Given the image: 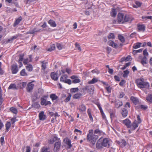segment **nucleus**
Returning a JSON list of instances; mask_svg holds the SVG:
<instances>
[{
    "mask_svg": "<svg viewBox=\"0 0 152 152\" xmlns=\"http://www.w3.org/2000/svg\"><path fill=\"white\" fill-rule=\"evenodd\" d=\"M68 76L67 75H62L60 78V81L69 85L71 84L72 81L70 79H67Z\"/></svg>",
    "mask_w": 152,
    "mask_h": 152,
    "instance_id": "nucleus-6",
    "label": "nucleus"
},
{
    "mask_svg": "<svg viewBox=\"0 0 152 152\" xmlns=\"http://www.w3.org/2000/svg\"><path fill=\"white\" fill-rule=\"evenodd\" d=\"M123 105L122 102L120 101H116L115 103V106L116 107L118 108Z\"/></svg>",
    "mask_w": 152,
    "mask_h": 152,
    "instance_id": "nucleus-24",
    "label": "nucleus"
},
{
    "mask_svg": "<svg viewBox=\"0 0 152 152\" xmlns=\"http://www.w3.org/2000/svg\"><path fill=\"white\" fill-rule=\"evenodd\" d=\"M141 63L143 64H146L147 63V58L146 57L144 56L141 59Z\"/></svg>",
    "mask_w": 152,
    "mask_h": 152,
    "instance_id": "nucleus-35",
    "label": "nucleus"
},
{
    "mask_svg": "<svg viewBox=\"0 0 152 152\" xmlns=\"http://www.w3.org/2000/svg\"><path fill=\"white\" fill-rule=\"evenodd\" d=\"M143 54L144 56L146 57L147 56H148V53L147 51V50L146 49L144 50L143 51Z\"/></svg>",
    "mask_w": 152,
    "mask_h": 152,
    "instance_id": "nucleus-55",
    "label": "nucleus"
},
{
    "mask_svg": "<svg viewBox=\"0 0 152 152\" xmlns=\"http://www.w3.org/2000/svg\"><path fill=\"white\" fill-rule=\"evenodd\" d=\"M118 37L119 40L122 42H124L125 41L124 37L121 34H119Z\"/></svg>",
    "mask_w": 152,
    "mask_h": 152,
    "instance_id": "nucleus-36",
    "label": "nucleus"
},
{
    "mask_svg": "<svg viewBox=\"0 0 152 152\" xmlns=\"http://www.w3.org/2000/svg\"><path fill=\"white\" fill-rule=\"evenodd\" d=\"M71 96V94H69L68 96L64 100V102H69L70 100Z\"/></svg>",
    "mask_w": 152,
    "mask_h": 152,
    "instance_id": "nucleus-50",
    "label": "nucleus"
},
{
    "mask_svg": "<svg viewBox=\"0 0 152 152\" xmlns=\"http://www.w3.org/2000/svg\"><path fill=\"white\" fill-rule=\"evenodd\" d=\"M94 89V87L93 86H90V87L89 88L88 90V91H90V93L91 94V92H92Z\"/></svg>",
    "mask_w": 152,
    "mask_h": 152,
    "instance_id": "nucleus-54",
    "label": "nucleus"
},
{
    "mask_svg": "<svg viewBox=\"0 0 152 152\" xmlns=\"http://www.w3.org/2000/svg\"><path fill=\"white\" fill-rule=\"evenodd\" d=\"M22 18L20 16L18 18H17L16 19L14 23V26H15L17 25H18L20 22V21L22 20Z\"/></svg>",
    "mask_w": 152,
    "mask_h": 152,
    "instance_id": "nucleus-23",
    "label": "nucleus"
},
{
    "mask_svg": "<svg viewBox=\"0 0 152 152\" xmlns=\"http://www.w3.org/2000/svg\"><path fill=\"white\" fill-rule=\"evenodd\" d=\"M89 133L87 135V139L90 142V143L93 145L95 144L96 140L98 138V135L94 134L93 130L91 129L89 130Z\"/></svg>",
    "mask_w": 152,
    "mask_h": 152,
    "instance_id": "nucleus-3",
    "label": "nucleus"
},
{
    "mask_svg": "<svg viewBox=\"0 0 152 152\" xmlns=\"http://www.w3.org/2000/svg\"><path fill=\"white\" fill-rule=\"evenodd\" d=\"M75 45L77 49L80 51L81 50V49L80 47L79 44L77 43H76L75 44Z\"/></svg>",
    "mask_w": 152,
    "mask_h": 152,
    "instance_id": "nucleus-63",
    "label": "nucleus"
},
{
    "mask_svg": "<svg viewBox=\"0 0 152 152\" xmlns=\"http://www.w3.org/2000/svg\"><path fill=\"white\" fill-rule=\"evenodd\" d=\"M132 17L128 15H124L123 13H119L117 15V21L119 24L124 23L132 20Z\"/></svg>",
    "mask_w": 152,
    "mask_h": 152,
    "instance_id": "nucleus-2",
    "label": "nucleus"
},
{
    "mask_svg": "<svg viewBox=\"0 0 152 152\" xmlns=\"http://www.w3.org/2000/svg\"><path fill=\"white\" fill-rule=\"evenodd\" d=\"M18 89V86L14 84H11L8 87V89Z\"/></svg>",
    "mask_w": 152,
    "mask_h": 152,
    "instance_id": "nucleus-29",
    "label": "nucleus"
},
{
    "mask_svg": "<svg viewBox=\"0 0 152 152\" xmlns=\"http://www.w3.org/2000/svg\"><path fill=\"white\" fill-rule=\"evenodd\" d=\"M33 107L35 108H38L40 107L39 104L37 102L34 103L32 105Z\"/></svg>",
    "mask_w": 152,
    "mask_h": 152,
    "instance_id": "nucleus-48",
    "label": "nucleus"
},
{
    "mask_svg": "<svg viewBox=\"0 0 152 152\" xmlns=\"http://www.w3.org/2000/svg\"><path fill=\"white\" fill-rule=\"evenodd\" d=\"M142 19L146 20L147 19H152V16H142Z\"/></svg>",
    "mask_w": 152,
    "mask_h": 152,
    "instance_id": "nucleus-53",
    "label": "nucleus"
},
{
    "mask_svg": "<svg viewBox=\"0 0 152 152\" xmlns=\"http://www.w3.org/2000/svg\"><path fill=\"white\" fill-rule=\"evenodd\" d=\"M137 121L135 120L132 124H131L129 128H130V129L132 130H135L138 127L139 124L141 122V120L139 115H137Z\"/></svg>",
    "mask_w": 152,
    "mask_h": 152,
    "instance_id": "nucleus-5",
    "label": "nucleus"
},
{
    "mask_svg": "<svg viewBox=\"0 0 152 152\" xmlns=\"http://www.w3.org/2000/svg\"><path fill=\"white\" fill-rule=\"evenodd\" d=\"M125 83V81L124 80H122L119 83V85L121 86H123Z\"/></svg>",
    "mask_w": 152,
    "mask_h": 152,
    "instance_id": "nucleus-62",
    "label": "nucleus"
},
{
    "mask_svg": "<svg viewBox=\"0 0 152 152\" xmlns=\"http://www.w3.org/2000/svg\"><path fill=\"white\" fill-rule=\"evenodd\" d=\"M131 57L130 56H128L126 58H122L121 60L122 61H131Z\"/></svg>",
    "mask_w": 152,
    "mask_h": 152,
    "instance_id": "nucleus-22",
    "label": "nucleus"
},
{
    "mask_svg": "<svg viewBox=\"0 0 152 152\" xmlns=\"http://www.w3.org/2000/svg\"><path fill=\"white\" fill-rule=\"evenodd\" d=\"M55 49V46L54 45H52L50 48H48V51H51L54 50Z\"/></svg>",
    "mask_w": 152,
    "mask_h": 152,
    "instance_id": "nucleus-51",
    "label": "nucleus"
},
{
    "mask_svg": "<svg viewBox=\"0 0 152 152\" xmlns=\"http://www.w3.org/2000/svg\"><path fill=\"white\" fill-rule=\"evenodd\" d=\"M74 132L76 133L77 134L81 135L82 133V131L78 129H75L74 131Z\"/></svg>",
    "mask_w": 152,
    "mask_h": 152,
    "instance_id": "nucleus-49",
    "label": "nucleus"
},
{
    "mask_svg": "<svg viewBox=\"0 0 152 152\" xmlns=\"http://www.w3.org/2000/svg\"><path fill=\"white\" fill-rule=\"evenodd\" d=\"M108 43L109 45L113 48H116L117 47V45L113 41H110Z\"/></svg>",
    "mask_w": 152,
    "mask_h": 152,
    "instance_id": "nucleus-30",
    "label": "nucleus"
},
{
    "mask_svg": "<svg viewBox=\"0 0 152 152\" xmlns=\"http://www.w3.org/2000/svg\"><path fill=\"white\" fill-rule=\"evenodd\" d=\"M124 74L123 75V77H126L128 76V75L129 73V71L127 70H126L125 71H124Z\"/></svg>",
    "mask_w": 152,
    "mask_h": 152,
    "instance_id": "nucleus-44",
    "label": "nucleus"
},
{
    "mask_svg": "<svg viewBox=\"0 0 152 152\" xmlns=\"http://www.w3.org/2000/svg\"><path fill=\"white\" fill-rule=\"evenodd\" d=\"M39 119L40 120L43 121L46 119V116L44 114V112L43 111L40 112L39 114Z\"/></svg>",
    "mask_w": 152,
    "mask_h": 152,
    "instance_id": "nucleus-13",
    "label": "nucleus"
},
{
    "mask_svg": "<svg viewBox=\"0 0 152 152\" xmlns=\"http://www.w3.org/2000/svg\"><path fill=\"white\" fill-rule=\"evenodd\" d=\"M117 14L116 10L115 9H113L110 12V15L112 17H115Z\"/></svg>",
    "mask_w": 152,
    "mask_h": 152,
    "instance_id": "nucleus-34",
    "label": "nucleus"
},
{
    "mask_svg": "<svg viewBox=\"0 0 152 152\" xmlns=\"http://www.w3.org/2000/svg\"><path fill=\"white\" fill-rule=\"evenodd\" d=\"M63 142L64 143L68 145L69 148H70L72 146L71 141L68 138L66 137L64 139Z\"/></svg>",
    "mask_w": 152,
    "mask_h": 152,
    "instance_id": "nucleus-11",
    "label": "nucleus"
},
{
    "mask_svg": "<svg viewBox=\"0 0 152 152\" xmlns=\"http://www.w3.org/2000/svg\"><path fill=\"white\" fill-rule=\"evenodd\" d=\"M26 85V83L25 82L20 83L19 84V85L18 87H19L20 88H24Z\"/></svg>",
    "mask_w": 152,
    "mask_h": 152,
    "instance_id": "nucleus-37",
    "label": "nucleus"
},
{
    "mask_svg": "<svg viewBox=\"0 0 152 152\" xmlns=\"http://www.w3.org/2000/svg\"><path fill=\"white\" fill-rule=\"evenodd\" d=\"M12 73L13 74H15L18 71V66L16 64H13L11 66Z\"/></svg>",
    "mask_w": 152,
    "mask_h": 152,
    "instance_id": "nucleus-10",
    "label": "nucleus"
},
{
    "mask_svg": "<svg viewBox=\"0 0 152 152\" xmlns=\"http://www.w3.org/2000/svg\"><path fill=\"white\" fill-rule=\"evenodd\" d=\"M28 62V58H26L24 60L23 63L24 64L26 65Z\"/></svg>",
    "mask_w": 152,
    "mask_h": 152,
    "instance_id": "nucleus-64",
    "label": "nucleus"
},
{
    "mask_svg": "<svg viewBox=\"0 0 152 152\" xmlns=\"http://www.w3.org/2000/svg\"><path fill=\"white\" fill-rule=\"evenodd\" d=\"M46 100L44 99H41V104L42 105H45L46 103Z\"/></svg>",
    "mask_w": 152,
    "mask_h": 152,
    "instance_id": "nucleus-56",
    "label": "nucleus"
},
{
    "mask_svg": "<svg viewBox=\"0 0 152 152\" xmlns=\"http://www.w3.org/2000/svg\"><path fill=\"white\" fill-rule=\"evenodd\" d=\"M50 97L53 101L56 100L58 98V96L54 94H51L50 96Z\"/></svg>",
    "mask_w": 152,
    "mask_h": 152,
    "instance_id": "nucleus-33",
    "label": "nucleus"
},
{
    "mask_svg": "<svg viewBox=\"0 0 152 152\" xmlns=\"http://www.w3.org/2000/svg\"><path fill=\"white\" fill-rule=\"evenodd\" d=\"M122 114L123 117H126L127 116L128 114V111L127 110L124 108L122 110Z\"/></svg>",
    "mask_w": 152,
    "mask_h": 152,
    "instance_id": "nucleus-32",
    "label": "nucleus"
},
{
    "mask_svg": "<svg viewBox=\"0 0 152 152\" xmlns=\"http://www.w3.org/2000/svg\"><path fill=\"white\" fill-rule=\"evenodd\" d=\"M57 47L59 50H61L62 48V46L60 43H57L56 45Z\"/></svg>",
    "mask_w": 152,
    "mask_h": 152,
    "instance_id": "nucleus-60",
    "label": "nucleus"
},
{
    "mask_svg": "<svg viewBox=\"0 0 152 152\" xmlns=\"http://www.w3.org/2000/svg\"><path fill=\"white\" fill-rule=\"evenodd\" d=\"M123 124H125L128 128H129L131 124V121L128 119L126 118L123 121Z\"/></svg>",
    "mask_w": 152,
    "mask_h": 152,
    "instance_id": "nucleus-12",
    "label": "nucleus"
},
{
    "mask_svg": "<svg viewBox=\"0 0 152 152\" xmlns=\"http://www.w3.org/2000/svg\"><path fill=\"white\" fill-rule=\"evenodd\" d=\"M1 89L0 88V105L2 104L3 102V99L2 98V95L1 93Z\"/></svg>",
    "mask_w": 152,
    "mask_h": 152,
    "instance_id": "nucleus-58",
    "label": "nucleus"
},
{
    "mask_svg": "<svg viewBox=\"0 0 152 152\" xmlns=\"http://www.w3.org/2000/svg\"><path fill=\"white\" fill-rule=\"evenodd\" d=\"M119 144H120V145L122 147L125 146L126 144L125 141L124 140H121V142L119 143Z\"/></svg>",
    "mask_w": 152,
    "mask_h": 152,
    "instance_id": "nucleus-41",
    "label": "nucleus"
},
{
    "mask_svg": "<svg viewBox=\"0 0 152 152\" xmlns=\"http://www.w3.org/2000/svg\"><path fill=\"white\" fill-rule=\"evenodd\" d=\"M94 134H97V135H98V136H100L102 135L103 134V133L102 131L99 130L98 129H97L94 131Z\"/></svg>",
    "mask_w": 152,
    "mask_h": 152,
    "instance_id": "nucleus-21",
    "label": "nucleus"
},
{
    "mask_svg": "<svg viewBox=\"0 0 152 152\" xmlns=\"http://www.w3.org/2000/svg\"><path fill=\"white\" fill-rule=\"evenodd\" d=\"M108 38L109 39H113L115 38V36L114 34L113 33H111L108 36Z\"/></svg>",
    "mask_w": 152,
    "mask_h": 152,
    "instance_id": "nucleus-45",
    "label": "nucleus"
},
{
    "mask_svg": "<svg viewBox=\"0 0 152 152\" xmlns=\"http://www.w3.org/2000/svg\"><path fill=\"white\" fill-rule=\"evenodd\" d=\"M98 80L97 78H93L91 80L88 81V83L89 84H94L97 82Z\"/></svg>",
    "mask_w": 152,
    "mask_h": 152,
    "instance_id": "nucleus-25",
    "label": "nucleus"
},
{
    "mask_svg": "<svg viewBox=\"0 0 152 152\" xmlns=\"http://www.w3.org/2000/svg\"><path fill=\"white\" fill-rule=\"evenodd\" d=\"M137 107L143 110H145L148 108V106L145 105H139L137 106Z\"/></svg>",
    "mask_w": 152,
    "mask_h": 152,
    "instance_id": "nucleus-28",
    "label": "nucleus"
},
{
    "mask_svg": "<svg viewBox=\"0 0 152 152\" xmlns=\"http://www.w3.org/2000/svg\"><path fill=\"white\" fill-rule=\"evenodd\" d=\"M58 75L57 73L52 72L50 74V77L53 80L56 81L58 80Z\"/></svg>",
    "mask_w": 152,
    "mask_h": 152,
    "instance_id": "nucleus-8",
    "label": "nucleus"
},
{
    "mask_svg": "<svg viewBox=\"0 0 152 152\" xmlns=\"http://www.w3.org/2000/svg\"><path fill=\"white\" fill-rule=\"evenodd\" d=\"M6 132H7L9 130V129L11 126V122L10 121H7L5 124Z\"/></svg>",
    "mask_w": 152,
    "mask_h": 152,
    "instance_id": "nucleus-17",
    "label": "nucleus"
},
{
    "mask_svg": "<svg viewBox=\"0 0 152 152\" xmlns=\"http://www.w3.org/2000/svg\"><path fill=\"white\" fill-rule=\"evenodd\" d=\"M79 109L80 111L82 112H85L86 110V108L84 104H81L79 106Z\"/></svg>",
    "mask_w": 152,
    "mask_h": 152,
    "instance_id": "nucleus-19",
    "label": "nucleus"
},
{
    "mask_svg": "<svg viewBox=\"0 0 152 152\" xmlns=\"http://www.w3.org/2000/svg\"><path fill=\"white\" fill-rule=\"evenodd\" d=\"M142 43L139 42H137L133 45V48L134 49H137L140 48Z\"/></svg>",
    "mask_w": 152,
    "mask_h": 152,
    "instance_id": "nucleus-26",
    "label": "nucleus"
},
{
    "mask_svg": "<svg viewBox=\"0 0 152 152\" xmlns=\"http://www.w3.org/2000/svg\"><path fill=\"white\" fill-rule=\"evenodd\" d=\"M110 140L107 138H99L96 144V147L98 149H101L103 147L108 148L110 146Z\"/></svg>",
    "mask_w": 152,
    "mask_h": 152,
    "instance_id": "nucleus-1",
    "label": "nucleus"
},
{
    "mask_svg": "<svg viewBox=\"0 0 152 152\" xmlns=\"http://www.w3.org/2000/svg\"><path fill=\"white\" fill-rule=\"evenodd\" d=\"M146 101L150 104H152V94H149L146 97Z\"/></svg>",
    "mask_w": 152,
    "mask_h": 152,
    "instance_id": "nucleus-14",
    "label": "nucleus"
},
{
    "mask_svg": "<svg viewBox=\"0 0 152 152\" xmlns=\"http://www.w3.org/2000/svg\"><path fill=\"white\" fill-rule=\"evenodd\" d=\"M34 86V84L32 83H28L27 85V91L30 92L33 89Z\"/></svg>",
    "mask_w": 152,
    "mask_h": 152,
    "instance_id": "nucleus-15",
    "label": "nucleus"
},
{
    "mask_svg": "<svg viewBox=\"0 0 152 152\" xmlns=\"http://www.w3.org/2000/svg\"><path fill=\"white\" fill-rule=\"evenodd\" d=\"M80 82V80L77 77L72 81V83H79Z\"/></svg>",
    "mask_w": 152,
    "mask_h": 152,
    "instance_id": "nucleus-47",
    "label": "nucleus"
},
{
    "mask_svg": "<svg viewBox=\"0 0 152 152\" xmlns=\"http://www.w3.org/2000/svg\"><path fill=\"white\" fill-rule=\"evenodd\" d=\"M58 140H60L56 136H53L49 140L48 142L49 144H51L53 143L55 141Z\"/></svg>",
    "mask_w": 152,
    "mask_h": 152,
    "instance_id": "nucleus-9",
    "label": "nucleus"
},
{
    "mask_svg": "<svg viewBox=\"0 0 152 152\" xmlns=\"http://www.w3.org/2000/svg\"><path fill=\"white\" fill-rule=\"evenodd\" d=\"M40 31V29L37 30L36 28H34L33 29H31L28 32V33H29L31 34H33L35 32H39Z\"/></svg>",
    "mask_w": 152,
    "mask_h": 152,
    "instance_id": "nucleus-27",
    "label": "nucleus"
},
{
    "mask_svg": "<svg viewBox=\"0 0 152 152\" xmlns=\"http://www.w3.org/2000/svg\"><path fill=\"white\" fill-rule=\"evenodd\" d=\"M16 119L15 118H13L11 119V123L12 124V127H14V124L15 122L16 121Z\"/></svg>",
    "mask_w": 152,
    "mask_h": 152,
    "instance_id": "nucleus-46",
    "label": "nucleus"
},
{
    "mask_svg": "<svg viewBox=\"0 0 152 152\" xmlns=\"http://www.w3.org/2000/svg\"><path fill=\"white\" fill-rule=\"evenodd\" d=\"M82 96V94L80 93H77L75 94L73 96V97L74 99H78L80 97Z\"/></svg>",
    "mask_w": 152,
    "mask_h": 152,
    "instance_id": "nucleus-39",
    "label": "nucleus"
},
{
    "mask_svg": "<svg viewBox=\"0 0 152 152\" xmlns=\"http://www.w3.org/2000/svg\"><path fill=\"white\" fill-rule=\"evenodd\" d=\"M26 68L27 70L29 72L31 71L33 69L32 66L31 65L28 64L26 66Z\"/></svg>",
    "mask_w": 152,
    "mask_h": 152,
    "instance_id": "nucleus-38",
    "label": "nucleus"
},
{
    "mask_svg": "<svg viewBox=\"0 0 152 152\" xmlns=\"http://www.w3.org/2000/svg\"><path fill=\"white\" fill-rule=\"evenodd\" d=\"M10 110L14 114H16L18 112L17 109L14 107H12L10 108Z\"/></svg>",
    "mask_w": 152,
    "mask_h": 152,
    "instance_id": "nucleus-42",
    "label": "nucleus"
},
{
    "mask_svg": "<svg viewBox=\"0 0 152 152\" xmlns=\"http://www.w3.org/2000/svg\"><path fill=\"white\" fill-rule=\"evenodd\" d=\"M20 75L22 76H26L27 75L25 69H22L20 72Z\"/></svg>",
    "mask_w": 152,
    "mask_h": 152,
    "instance_id": "nucleus-40",
    "label": "nucleus"
},
{
    "mask_svg": "<svg viewBox=\"0 0 152 152\" xmlns=\"http://www.w3.org/2000/svg\"><path fill=\"white\" fill-rule=\"evenodd\" d=\"M137 28L140 31H144L145 29V26L143 25H138Z\"/></svg>",
    "mask_w": 152,
    "mask_h": 152,
    "instance_id": "nucleus-18",
    "label": "nucleus"
},
{
    "mask_svg": "<svg viewBox=\"0 0 152 152\" xmlns=\"http://www.w3.org/2000/svg\"><path fill=\"white\" fill-rule=\"evenodd\" d=\"M130 99L135 105H136L139 103V100L137 98L134 96H131Z\"/></svg>",
    "mask_w": 152,
    "mask_h": 152,
    "instance_id": "nucleus-16",
    "label": "nucleus"
},
{
    "mask_svg": "<svg viewBox=\"0 0 152 152\" xmlns=\"http://www.w3.org/2000/svg\"><path fill=\"white\" fill-rule=\"evenodd\" d=\"M24 56V55L23 54H21L19 55V58L18 62H22L23 60Z\"/></svg>",
    "mask_w": 152,
    "mask_h": 152,
    "instance_id": "nucleus-52",
    "label": "nucleus"
},
{
    "mask_svg": "<svg viewBox=\"0 0 152 152\" xmlns=\"http://www.w3.org/2000/svg\"><path fill=\"white\" fill-rule=\"evenodd\" d=\"M78 90V88H72L70 89V92L72 93H75L77 92Z\"/></svg>",
    "mask_w": 152,
    "mask_h": 152,
    "instance_id": "nucleus-43",
    "label": "nucleus"
},
{
    "mask_svg": "<svg viewBox=\"0 0 152 152\" xmlns=\"http://www.w3.org/2000/svg\"><path fill=\"white\" fill-rule=\"evenodd\" d=\"M91 72L93 73H96V74H98L99 73V72L96 69L92 70Z\"/></svg>",
    "mask_w": 152,
    "mask_h": 152,
    "instance_id": "nucleus-57",
    "label": "nucleus"
},
{
    "mask_svg": "<svg viewBox=\"0 0 152 152\" xmlns=\"http://www.w3.org/2000/svg\"><path fill=\"white\" fill-rule=\"evenodd\" d=\"M48 23L51 27H55L56 26V24L55 22L52 20L50 19L49 20L48 22Z\"/></svg>",
    "mask_w": 152,
    "mask_h": 152,
    "instance_id": "nucleus-20",
    "label": "nucleus"
},
{
    "mask_svg": "<svg viewBox=\"0 0 152 152\" xmlns=\"http://www.w3.org/2000/svg\"><path fill=\"white\" fill-rule=\"evenodd\" d=\"M136 82L138 87L140 88H148L149 87V83L145 81L144 79L142 78L141 77L137 79Z\"/></svg>",
    "mask_w": 152,
    "mask_h": 152,
    "instance_id": "nucleus-4",
    "label": "nucleus"
},
{
    "mask_svg": "<svg viewBox=\"0 0 152 152\" xmlns=\"http://www.w3.org/2000/svg\"><path fill=\"white\" fill-rule=\"evenodd\" d=\"M41 152H50L49 148L47 147H44L41 149Z\"/></svg>",
    "mask_w": 152,
    "mask_h": 152,
    "instance_id": "nucleus-31",
    "label": "nucleus"
},
{
    "mask_svg": "<svg viewBox=\"0 0 152 152\" xmlns=\"http://www.w3.org/2000/svg\"><path fill=\"white\" fill-rule=\"evenodd\" d=\"M42 69L44 70L46 68V63H44V62H42Z\"/></svg>",
    "mask_w": 152,
    "mask_h": 152,
    "instance_id": "nucleus-59",
    "label": "nucleus"
},
{
    "mask_svg": "<svg viewBox=\"0 0 152 152\" xmlns=\"http://www.w3.org/2000/svg\"><path fill=\"white\" fill-rule=\"evenodd\" d=\"M61 145V141L58 140L54 144V147L53 149L54 151L58 152L59 150Z\"/></svg>",
    "mask_w": 152,
    "mask_h": 152,
    "instance_id": "nucleus-7",
    "label": "nucleus"
},
{
    "mask_svg": "<svg viewBox=\"0 0 152 152\" xmlns=\"http://www.w3.org/2000/svg\"><path fill=\"white\" fill-rule=\"evenodd\" d=\"M135 4L138 7H140L141 5V3L138 1H136L135 2Z\"/></svg>",
    "mask_w": 152,
    "mask_h": 152,
    "instance_id": "nucleus-61",
    "label": "nucleus"
}]
</instances>
